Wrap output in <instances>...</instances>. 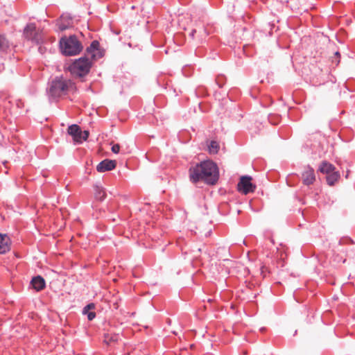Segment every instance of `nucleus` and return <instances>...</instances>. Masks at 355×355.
Wrapping results in <instances>:
<instances>
[{"label":"nucleus","instance_id":"obj_1","mask_svg":"<svg viewBox=\"0 0 355 355\" xmlns=\"http://www.w3.org/2000/svg\"><path fill=\"white\" fill-rule=\"evenodd\" d=\"M189 177L193 184L201 182L207 185L213 186L216 184L219 180V168L214 161L203 160L189 168Z\"/></svg>","mask_w":355,"mask_h":355},{"label":"nucleus","instance_id":"obj_2","mask_svg":"<svg viewBox=\"0 0 355 355\" xmlns=\"http://www.w3.org/2000/svg\"><path fill=\"white\" fill-rule=\"evenodd\" d=\"M104 53L100 49V43L93 40L86 49L84 56L76 60L68 67L69 71L74 77L83 78L87 75L92 66V60L103 57Z\"/></svg>","mask_w":355,"mask_h":355},{"label":"nucleus","instance_id":"obj_3","mask_svg":"<svg viewBox=\"0 0 355 355\" xmlns=\"http://www.w3.org/2000/svg\"><path fill=\"white\" fill-rule=\"evenodd\" d=\"M77 90L76 85L71 80L64 78L63 76H56L49 84L47 89L49 96L58 100L70 93H75Z\"/></svg>","mask_w":355,"mask_h":355},{"label":"nucleus","instance_id":"obj_4","mask_svg":"<svg viewBox=\"0 0 355 355\" xmlns=\"http://www.w3.org/2000/svg\"><path fill=\"white\" fill-rule=\"evenodd\" d=\"M60 48L63 55L73 56L78 55L83 51V46L75 35H71L60 39Z\"/></svg>","mask_w":355,"mask_h":355},{"label":"nucleus","instance_id":"obj_5","mask_svg":"<svg viewBox=\"0 0 355 355\" xmlns=\"http://www.w3.org/2000/svg\"><path fill=\"white\" fill-rule=\"evenodd\" d=\"M23 35L25 39L35 44H40L43 42L42 31L37 28L35 23H29L25 26Z\"/></svg>","mask_w":355,"mask_h":355},{"label":"nucleus","instance_id":"obj_6","mask_svg":"<svg viewBox=\"0 0 355 355\" xmlns=\"http://www.w3.org/2000/svg\"><path fill=\"white\" fill-rule=\"evenodd\" d=\"M252 180L250 176H242L237 184L238 191L244 195L254 193L257 187L252 182Z\"/></svg>","mask_w":355,"mask_h":355},{"label":"nucleus","instance_id":"obj_7","mask_svg":"<svg viewBox=\"0 0 355 355\" xmlns=\"http://www.w3.org/2000/svg\"><path fill=\"white\" fill-rule=\"evenodd\" d=\"M315 180L314 169L310 165L304 166V171L302 173V183L306 186H309L313 184Z\"/></svg>","mask_w":355,"mask_h":355},{"label":"nucleus","instance_id":"obj_8","mask_svg":"<svg viewBox=\"0 0 355 355\" xmlns=\"http://www.w3.org/2000/svg\"><path fill=\"white\" fill-rule=\"evenodd\" d=\"M57 26L61 31H65L73 26V18L69 15L63 14L57 21Z\"/></svg>","mask_w":355,"mask_h":355},{"label":"nucleus","instance_id":"obj_9","mask_svg":"<svg viewBox=\"0 0 355 355\" xmlns=\"http://www.w3.org/2000/svg\"><path fill=\"white\" fill-rule=\"evenodd\" d=\"M116 166V162L111 159H104L96 166V170L99 173H104L114 169Z\"/></svg>","mask_w":355,"mask_h":355},{"label":"nucleus","instance_id":"obj_10","mask_svg":"<svg viewBox=\"0 0 355 355\" xmlns=\"http://www.w3.org/2000/svg\"><path fill=\"white\" fill-rule=\"evenodd\" d=\"M67 133L73 138V141L77 144H81V129L77 124H73L68 127Z\"/></svg>","mask_w":355,"mask_h":355},{"label":"nucleus","instance_id":"obj_11","mask_svg":"<svg viewBox=\"0 0 355 355\" xmlns=\"http://www.w3.org/2000/svg\"><path fill=\"white\" fill-rule=\"evenodd\" d=\"M208 33L205 27L202 26L199 28H193L189 33V36L193 40H197L201 42L204 39L207 37Z\"/></svg>","mask_w":355,"mask_h":355},{"label":"nucleus","instance_id":"obj_12","mask_svg":"<svg viewBox=\"0 0 355 355\" xmlns=\"http://www.w3.org/2000/svg\"><path fill=\"white\" fill-rule=\"evenodd\" d=\"M10 250V240L6 234H0V254H5Z\"/></svg>","mask_w":355,"mask_h":355},{"label":"nucleus","instance_id":"obj_13","mask_svg":"<svg viewBox=\"0 0 355 355\" xmlns=\"http://www.w3.org/2000/svg\"><path fill=\"white\" fill-rule=\"evenodd\" d=\"M31 284L36 291H41L46 286L44 279L40 275L34 277L31 281Z\"/></svg>","mask_w":355,"mask_h":355},{"label":"nucleus","instance_id":"obj_14","mask_svg":"<svg viewBox=\"0 0 355 355\" xmlns=\"http://www.w3.org/2000/svg\"><path fill=\"white\" fill-rule=\"evenodd\" d=\"M10 45L9 41L4 35L0 34V56L3 57L10 51Z\"/></svg>","mask_w":355,"mask_h":355},{"label":"nucleus","instance_id":"obj_15","mask_svg":"<svg viewBox=\"0 0 355 355\" xmlns=\"http://www.w3.org/2000/svg\"><path fill=\"white\" fill-rule=\"evenodd\" d=\"M334 170H336V167L327 161H322L318 168L319 172L326 175H329V173Z\"/></svg>","mask_w":355,"mask_h":355},{"label":"nucleus","instance_id":"obj_16","mask_svg":"<svg viewBox=\"0 0 355 355\" xmlns=\"http://www.w3.org/2000/svg\"><path fill=\"white\" fill-rule=\"evenodd\" d=\"M340 178V172L338 171H333L329 175H326V181L328 185L334 186Z\"/></svg>","mask_w":355,"mask_h":355},{"label":"nucleus","instance_id":"obj_17","mask_svg":"<svg viewBox=\"0 0 355 355\" xmlns=\"http://www.w3.org/2000/svg\"><path fill=\"white\" fill-rule=\"evenodd\" d=\"M106 192L105 189L98 185L94 186V196L99 201H103L106 198Z\"/></svg>","mask_w":355,"mask_h":355},{"label":"nucleus","instance_id":"obj_18","mask_svg":"<svg viewBox=\"0 0 355 355\" xmlns=\"http://www.w3.org/2000/svg\"><path fill=\"white\" fill-rule=\"evenodd\" d=\"M104 339L105 343L110 344L112 343H117L120 339V336L118 334L107 333L105 334Z\"/></svg>","mask_w":355,"mask_h":355},{"label":"nucleus","instance_id":"obj_19","mask_svg":"<svg viewBox=\"0 0 355 355\" xmlns=\"http://www.w3.org/2000/svg\"><path fill=\"white\" fill-rule=\"evenodd\" d=\"M220 149V146L216 141H211L209 145L208 146L209 153L210 154H217Z\"/></svg>","mask_w":355,"mask_h":355},{"label":"nucleus","instance_id":"obj_20","mask_svg":"<svg viewBox=\"0 0 355 355\" xmlns=\"http://www.w3.org/2000/svg\"><path fill=\"white\" fill-rule=\"evenodd\" d=\"M215 81L219 87H223L226 83V78L223 75H218L216 76Z\"/></svg>","mask_w":355,"mask_h":355},{"label":"nucleus","instance_id":"obj_21","mask_svg":"<svg viewBox=\"0 0 355 355\" xmlns=\"http://www.w3.org/2000/svg\"><path fill=\"white\" fill-rule=\"evenodd\" d=\"M120 300H121L118 297H116V296L113 297V299L111 301V302H112V306L114 309H117L119 307V301Z\"/></svg>","mask_w":355,"mask_h":355},{"label":"nucleus","instance_id":"obj_22","mask_svg":"<svg viewBox=\"0 0 355 355\" xmlns=\"http://www.w3.org/2000/svg\"><path fill=\"white\" fill-rule=\"evenodd\" d=\"M95 309V304L94 303H89L83 308V313L86 314V311L92 310Z\"/></svg>","mask_w":355,"mask_h":355},{"label":"nucleus","instance_id":"obj_23","mask_svg":"<svg viewBox=\"0 0 355 355\" xmlns=\"http://www.w3.org/2000/svg\"><path fill=\"white\" fill-rule=\"evenodd\" d=\"M81 133H83V135H80L81 143H83V141H86L87 139L89 132L88 130H84V131L81 130Z\"/></svg>","mask_w":355,"mask_h":355},{"label":"nucleus","instance_id":"obj_24","mask_svg":"<svg viewBox=\"0 0 355 355\" xmlns=\"http://www.w3.org/2000/svg\"><path fill=\"white\" fill-rule=\"evenodd\" d=\"M120 145L118 144H114L112 146V151L115 153V154H117L119 153L120 151Z\"/></svg>","mask_w":355,"mask_h":355},{"label":"nucleus","instance_id":"obj_25","mask_svg":"<svg viewBox=\"0 0 355 355\" xmlns=\"http://www.w3.org/2000/svg\"><path fill=\"white\" fill-rule=\"evenodd\" d=\"M267 272H269L268 268L266 266H262L261 267V273L263 277H266Z\"/></svg>","mask_w":355,"mask_h":355},{"label":"nucleus","instance_id":"obj_26","mask_svg":"<svg viewBox=\"0 0 355 355\" xmlns=\"http://www.w3.org/2000/svg\"><path fill=\"white\" fill-rule=\"evenodd\" d=\"M96 317V313L94 311H90L87 313V319L89 321H92L94 320Z\"/></svg>","mask_w":355,"mask_h":355},{"label":"nucleus","instance_id":"obj_27","mask_svg":"<svg viewBox=\"0 0 355 355\" xmlns=\"http://www.w3.org/2000/svg\"><path fill=\"white\" fill-rule=\"evenodd\" d=\"M335 55L336 56V65H337L340 62V53L338 51H337V52L335 53Z\"/></svg>","mask_w":355,"mask_h":355},{"label":"nucleus","instance_id":"obj_28","mask_svg":"<svg viewBox=\"0 0 355 355\" xmlns=\"http://www.w3.org/2000/svg\"><path fill=\"white\" fill-rule=\"evenodd\" d=\"M284 256H285V257H286V254L285 253H284V254H283V253H281L280 259H284Z\"/></svg>","mask_w":355,"mask_h":355},{"label":"nucleus","instance_id":"obj_29","mask_svg":"<svg viewBox=\"0 0 355 355\" xmlns=\"http://www.w3.org/2000/svg\"><path fill=\"white\" fill-rule=\"evenodd\" d=\"M349 171H347V174L345 175L346 178H348Z\"/></svg>","mask_w":355,"mask_h":355},{"label":"nucleus","instance_id":"obj_30","mask_svg":"<svg viewBox=\"0 0 355 355\" xmlns=\"http://www.w3.org/2000/svg\"><path fill=\"white\" fill-rule=\"evenodd\" d=\"M89 312V311H86V314L87 315V313H88Z\"/></svg>","mask_w":355,"mask_h":355}]
</instances>
